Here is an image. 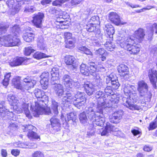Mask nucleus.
<instances>
[{"instance_id": "f257e3e1", "label": "nucleus", "mask_w": 157, "mask_h": 157, "mask_svg": "<svg viewBox=\"0 0 157 157\" xmlns=\"http://www.w3.org/2000/svg\"><path fill=\"white\" fill-rule=\"evenodd\" d=\"M36 97L40 99L38 101L35 102V106L34 109L33 114L35 117H38L39 115L45 114L50 116H56L58 113V105L56 102H52V109L45 108V103H44V98L46 97L45 93L42 90L39 89H35L34 91Z\"/></svg>"}, {"instance_id": "f03ea898", "label": "nucleus", "mask_w": 157, "mask_h": 157, "mask_svg": "<svg viewBox=\"0 0 157 157\" xmlns=\"http://www.w3.org/2000/svg\"><path fill=\"white\" fill-rule=\"evenodd\" d=\"M96 107H89L86 109L87 114L88 115V118L91 121L95 118L94 121H93L96 125L100 126H102L104 125L105 121L104 116L103 113V109H102V112L97 111L98 109ZM99 110V109H98Z\"/></svg>"}, {"instance_id": "7ed1b4c3", "label": "nucleus", "mask_w": 157, "mask_h": 157, "mask_svg": "<svg viewBox=\"0 0 157 157\" xmlns=\"http://www.w3.org/2000/svg\"><path fill=\"white\" fill-rule=\"evenodd\" d=\"M1 23L7 24L8 25V27L6 28V31L4 32H0V45L6 47L20 45V40L17 36H13L11 34L7 35H4L9 27V24L3 22Z\"/></svg>"}, {"instance_id": "20e7f679", "label": "nucleus", "mask_w": 157, "mask_h": 157, "mask_svg": "<svg viewBox=\"0 0 157 157\" xmlns=\"http://www.w3.org/2000/svg\"><path fill=\"white\" fill-rule=\"evenodd\" d=\"M121 46L129 52L131 54L135 55L140 51L139 44H136L135 41L134 37L131 36L128 38L124 44H121Z\"/></svg>"}, {"instance_id": "39448f33", "label": "nucleus", "mask_w": 157, "mask_h": 157, "mask_svg": "<svg viewBox=\"0 0 157 157\" xmlns=\"http://www.w3.org/2000/svg\"><path fill=\"white\" fill-rule=\"evenodd\" d=\"M138 90L140 99H144L147 101L149 102L151 98L152 94L150 91H148V86L147 83L144 81L141 80L138 83Z\"/></svg>"}, {"instance_id": "423d86ee", "label": "nucleus", "mask_w": 157, "mask_h": 157, "mask_svg": "<svg viewBox=\"0 0 157 157\" xmlns=\"http://www.w3.org/2000/svg\"><path fill=\"white\" fill-rule=\"evenodd\" d=\"M104 96V93L101 91H98L95 93V96L96 98H98V103L97 107L98 109H99V110H98V111L102 112V109L105 108L107 107H110L112 106V105L107 106V104H105L104 101L105 98L103 97Z\"/></svg>"}, {"instance_id": "0eeeda50", "label": "nucleus", "mask_w": 157, "mask_h": 157, "mask_svg": "<svg viewBox=\"0 0 157 157\" xmlns=\"http://www.w3.org/2000/svg\"><path fill=\"white\" fill-rule=\"evenodd\" d=\"M44 17V14L43 13L39 12L34 14L32 21L34 25L38 28H40L42 25V22Z\"/></svg>"}, {"instance_id": "6e6552de", "label": "nucleus", "mask_w": 157, "mask_h": 157, "mask_svg": "<svg viewBox=\"0 0 157 157\" xmlns=\"http://www.w3.org/2000/svg\"><path fill=\"white\" fill-rule=\"evenodd\" d=\"M123 111L121 110H117L109 116L110 121L113 123L117 124L119 123L122 118Z\"/></svg>"}, {"instance_id": "1a4fd4ad", "label": "nucleus", "mask_w": 157, "mask_h": 157, "mask_svg": "<svg viewBox=\"0 0 157 157\" xmlns=\"http://www.w3.org/2000/svg\"><path fill=\"white\" fill-rule=\"evenodd\" d=\"M84 87L85 92L89 96L92 95L95 91L98 90L100 89L98 86H94L90 83L85 84Z\"/></svg>"}, {"instance_id": "9d476101", "label": "nucleus", "mask_w": 157, "mask_h": 157, "mask_svg": "<svg viewBox=\"0 0 157 157\" xmlns=\"http://www.w3.org/2000/svg\"><path fill=\"white\" fill-rule=\"evenodd\" d=\"M64 62L67 65H70L71 69L74 70L76 67V60L75 57L72 56L66 55L64 57Z\"/></svg>"}, {"instance_id": "9b49d317", "label": "nucleus", "mask_w": 157, "mask_h": 157, "mask_svg": "<svg viewBox=\"0 0 157 157\" xmlns=\"http://www.w3.org/2000/svg\"><path fill=\"white\" fill-rule=\"evenodd\" d=\"M109 19L116 25H119L121 23L120 16L116 12H110L109 15Z\"/></svg>"}, {"instance_id": "f8f14e48", "label": "nucleus", "mask_w": 157, "mask_h": 157, "mask_svg": "<svg viewBox=\"0 0 157 157\" xmlns=\"http://www.w3.org/2000/svg\"><path fill=\"white\" fill-rule=\"evenodd\" d=\"M77 96L75 97L74 95H72L70 92L67 91L64 95L62 98V101L65 103L67 102L69 103H71L72 102L76 100V98Z\"/></svg>"}, {"instance_id": "ddd939ff", "label": "nucleus", "mask_w": 157, "mask_h": 157, "mask_svg": "<svg viewBox=\"0 0 157 157\" xmlns=\"http://www.w3.org/2000/svg\"><path fill=\"white\" fill-rule=\"evenodd\" d=\"M26 59L22 57H16L14 58L10 63V65L12 66H18L22 65L25 63Z\"/></svg>"}, {"instance_id": "4468645a", "label": "nucleus", "mask_w": 157, "mask_h": 157, "mask_svg": "<svg viewBox=\"0 0 157 157\" xmlns=\"http://www.w3.org/2000/svg\"><path fill=\"white\" fill-rule=\"evenodd\" d=\"M117 69L121 76L124 77L125 76L128 75V68L125 64H121L117 67Z\"/></svg>"}, {"instance_id": "2eb2a0df", "label": "nucleus", "mask_w": 157, "mask_h": 157, "mask_svg": "<svg viewBox=\"0 0 157 157\" xmlns=\"http://www.w3.org/2000/svg\"><path fill=\"white\" fill-rule=\"evenodd\" d=\"M33 128V126L31 125H26L25 127V131L29 130L27 134L28 136L29 137H31L33 139H38L39 138L40 136L37 135L36 133L31 130Z\"/></svg>"}, {"instance_id": "dca6fc26", "label": "nucleus", "mask_w": 157, "mask_h": 157, "mask_svg": "<svg viewBox=\"0 0 157 157\" xmlns=\"http://www.w3.org/2000/svg\"><path fill=\"white\" fill-rule=\"evenodd\" d=\"M66 79H63V82L68 90H70L69 89L71 88L73 86H79V83L77 82H74L72 79H69L66 80Z\"/></svg>"}, {"instance_id": "f3484780", "label": "nucleus", "mask_w": 157, "mask_h": 157, "mask_svg": "<svg viewBox=\"0 0 157 157\" xmlns=\"http://www.w3.org/2000/svg\"><path fill=\"white\" fill-rule=\"evenodd\" d=\"M24 83H23L24 86L23 87H24L25 91V90H28L30 88L33 87L36 83L35 80H31V79H24Z\"/></svg>"}, {"instance_id": "a211bd4d", "label": "nucleus", "mask_w": 157, "mask_h": 157, "mask_svg": "<svg viewBox=\"0 0 157 157\" xmlns=\"http://www.w3.org/2000/svg\"><path fill=\"white\" fill-rule=\"evenodd\" d=\"M50 122L54 129L56 130L57 131L59 130L61 124L58 118L53 117L51 119Z\"/></svg>"}, {"instance_id": "6ab92c4d", "label": "nucleus", "mask_w": 157, "mask_h": 157, "mask_svg": "<svg viewBox=\"0 0 157 157\" xmlns=\"http://www.w3.org/2000/svg\"><path fill=\"white\" fill-rule=\"evenodd\" d=\"M104 29L106 31L109 37L113 40V35L115 32L113 27L109 23L105 25Z\"/></svg>"}, {"instance_id": "aec40b11", "label": "nucleus", "mask_w": 157, "mask_h": 157, "mask_svg": "<svg viewBox=\"0 0 157 157\" xmlns=\"http://www.w3.org/2000/svg\"><path fill=\"white\" fill-rule=\"evenodd\" d=\"M145 35L144 30L141 28L136 31L134 34V37L138 39L140 42L143 40Z\"/></svg>"}, {"instance_id": "412c9836", "label": "nucleus", "mask_w": 157, "mask_h": 157, "mask_svg": "<svg viewBox=\"0 0 157 157\" xmlns=\"http://www.w3.org/2000/svg\"><path fill=\"white\" fill-rule=\"evenodd\" d=\"M97 62L96 63L93 62H89L88 63V67L90 70V75L95 76L96 75L95 71L96 70L97 67Z\"/></svg>"}, {"instance_id": "4be33fe9", "label": "nucleus", "mask_w": 157, "mask_h": 157, "mask_svg": "<svg viewBox=\"0 0 157 157\" xmlns=\"http://www.w3.org/2000/svg\"><path fill=\"white\" fill-rule=\"evenodd\" d=\"M53 88L55 93L58 96H61L63 94L64 91L63 86L61 84H56Z\"/></svg>"}, {"instance_id": "5701e85b", "label": "nucleus", "mask_w": 157, "mask_h": 157, "mask_svg": "<svg viewBox=\"0 0 157 157\" xmlns=\"http://www.w3.org/2000/svg\"><path fill=\"white\" fill-rule=\"evenodd\" d=\"M34 34L31 32H26L23 36L24 40L28 42H32L34 40Z\"/></svg>"}, {"instance_id": "b1692460", "label": "nucleus", "mask_w": 157, "mask_h": 157, "mask_svg": "<svg viewBox=\"0 0 157 157\" xmlns=\"http://www.w3.org/2000/svg\"><path fill=\"white\" fill-rule=\"evenodd\" d=\"M80 71L81 73L84 75L87 76L90 75V70L88 65L86 66L85 64H82L80 66Z\"/></svg>"}, {"instance_id": "393cba45", "label": "nucleus", "mask_w": 157, "mask_h": 157, "mask_svg": "<svg viewBox=\"0 0 157 157\" xmlns=\"http://www.w3.org/2000/svg\"><path fill=\"white\" fill-rule=\"evenodd\" d=\"M9 111V109H6L5 106V102L1 101L0 102V115L2 117H4L6 116L7 112Z\"/></svg>"}, {"instance_id": "a878e982", "label": "nucleus", "mask_w": 157, "mask_h": 157, "mask_svg": "<svg viewBox=\"0 0 157 157\" xmlns=\"http://www.w3.org/2000/svg\"><path fill=\"white\" fill-rule=\"evenodd\" d=\"M123 100L125 101V103H124V105L126 106L127 108H129L130 109H138V107L137 105H134L132 103L129 101V99L127 98H124Z\"/></svg>"}, {"instance_id": "bb28decb", "label": "nucleus", "mask_w": 157, "mask_h": 157, "mask_svg": "<svg viewBox=\"0 0 157 157\" xmlns=\"http://www.w3.org/2000/svg\"><path fill=\"white\" fill-rule=\"evenodd\" d=\"M86 114L87 112H86ZM87 116L86 115V113L85 112H83L81 113L79 115V119L80 122L83 124H86L87 123L88 119L87 118L88 115Z\"/></svg>"}, {"instance_id": "cd10ccee", "label": "nucleus", "mask_w": 157, "mask_h": 157, "mask_svg": "<svg viewBox=\"0 0 157 157\" xmlns=\"http://www.w3.org/2000/svg\"><path fill=\"white\" fill-rule=\"evenodd\" d=\"M12 83L14 87L17 89L20 90L22 92L25 91L24 87L20 84L19 79H12Z\"/></svg>"}, {"instance_id": "c85d7f7f", "label": "nucleus", "mask_w": 157, "mask_h": 157, "mask_svg": "<svg viewBox=\"0 0 157 157\" xmlns=\"http://www.w3.org/2000/svg\"><path fill=\"white\" fill-rule=\"evenodd\" d=\"M77 48L78 50L83 52L86 54L89 55L90 57H92L93 55L92 53L90 51L89 49L86 47L80 46H78Z\"/></svg>"}, {"instance_id": "c756f323", "label": "nucleus", "mask_w": 157, "mask_h": 157, "mask_svg": "<svg viewBox=\"0 0 157 157\" xmlns=\"http://www.w3.org/2000/svg\"><path fill=\"white\" fill-rule=\"evenodd\" d=\"M104 45L105 49L110 51H113L115 48V45L111 41H107Z\"/></svg>"}, {"instance_id": "7c9ffc66", "label": "nucleus", "mask_w": 157, "mask_h": 157, "mask_svg": "<svg viewBox=\"0 0 157 157\" xmlns=\"http://www.w3.org/2000/svg\"><path fill=\"white\" fill-rule=\"evenodd\" d=\"M7 99L10 104L13 105L14 103H17L18 101L17 98L15 97V96L12 94H10L8 95Z\"/></svg>"}, {"instance_id": "2f4dec72", "label": "nucleus", "mask_w": 157, "mask_h": 157, "mask_svg": "<svg viewBox=\"0 0 157 157\" xmlns=\"http://www.w3.org/2000/svg\"><path fill=\"white\" fill-rule=\"evenodd\" d=\"M96 25L92 23H90L87 25L85 27L87 31L90 32H94L97 28L96 27Z\"/></svg>"}, {"instance_id": "473e14b6", "label": "nucleus", "mask_w": 157, "mask_h": 157, "mask_svg": "<svg viewBox=\"0 0 157 157\" xmlns=\"http://www.w3.org/2000/svg\"><path fill=\"white\" fill-rule=\"evenodd\" d=\"M59 69L57 67H53L51 71V78H58L59 76Z\"/></svg>"}, {"instance_id": "72a5a7b5", "label": "nucleus", "mask_w": 157, "mask_h": 157, "mask_svg": "<svg viewBox=\"0 0 157 157\" xmlns=\"http://www.w3.org/2000/svg\"><path fill=\"white\" fill-rule=\"evenodd\" d=\"M24 8V12L25 13H33L36 10L35 8L33 6L29 5H26Z\"/></svg>"}, {"instance_id": "f704fd0d", "label": "nucleus", "mask_w": 157, "mask_h": 157, "mask_svg": "<svg viewBox=\"0 0 157 157\" xmlns=\"http://www.w3.org/2000/svg\"><path fill=\"white\" fill-rule=\"evenodd\" d=\"M67 120L65 119V121L67 122V120L68 121L70 120H72L73 122H75L76 119V116L75 114L72 112L69 113L67 115Z\"/></svg>"}, {"instance_id": "c9c22d12", "label": "nucleus", "mask_w": 157, "mask_h": 157, "mask_svg": "<svg viewBox=\"0 0 157 157\" xmlns=\"http://www.w3.org/2000/svg\"><path fill=\"white\" fill-rule=\"evenodd\" d=\"M34 58L38 59H40L47 57L46 55L44 53L40 52H37L35 53L33 55Z\"/></svg>"}, {"instance_id": "e433bc0d", "label": "nucleus", "mask_w": 157, "mask_h": 157, "mask_svg": "<svg viewBox=\"0 0 157 157\" xmlns=\"http://www.w3.org/2000/svg\"><path fill=\"white\" fill-rule=\"evenodd\" d=\"M11 30L12 33H14L13 36H17V35L20 33V30L18 25H14L11 29Z\"/></svg>"}, {"instance_id": "4c0bfd02", "label": "nucleus", "mask_w": 157, "mask_h": 157, "mask_svg": "<svg viewBox=\"0 0 157 157\" xmlns=\"http://www.w3.org/2000/svg\"><path fill=\"white\" fill-rule=\"evenodd\" d=\"M88 127V130L87 132V135L89 137H90L94 135V129L92 124H89Z\"/></svg>"}, {"instance_id": "58836bf2", "label": "nucleus", "mask_w": 157, "mask_h": 157, "mask_svg": "<svg viewBox=\"0 0 157 157\" xmlns=\"http://www.w3.org/2000/svg\"><path fill=\"white\" fill-rule=\"evenodd\" d=\"M148 76L149 78H157V72L156 71L152 69L149 71Z\"/></svg>"}, {"instance_id": "ea45409f", "label": "nucleus", "mask_w": 157, "mask_h": 157, "mask_svg": "<svg viewBox=\"0 0 157 157\" xmlns=\"http://www.w3.org/2000/svg\"><path fill=\"white\" fill-rule=\"evenodd\" d=\"M40 82L43 89H47L48 84V79H40Z\"/></svg>"}, {"instance_id": "a19ab883", "label": "nucleus", "mask_w": 157, "mask_h": 157, "mask_svg": "<svg viewBox=\"0 0 157 157\" xmlns=\"http://www.w3.org/2000/svg\"><path fill=\"white\" fill-rule=\"evenodd\" d=\"M99 17L97 16L92 17L90 19V22L93 24L97 25L99 24Z\"/></svg>"}, {"instance_id": "79ce46f5", "label": "nucleus", "mask_w": 157, "mask_h": 157, "mask_svg": "<svg viewBox=\"0 0 157 157\" xmlns=\"http://www.w3.org/2000/svg\"><path fill=\"white\" fill-rule=\"evenodd\" d=\"M21 5H22V4H21L20 3H18L17 5H15L14 4L13 5V8H11L13 10L12 11L13 14H15L18 12L19 10L20 9V7Z\"/></svg>"}, {"instance_id": "37998d69", "label": "nucleus", "mask_w": 157, "mask_h": 157, "mask_svg": "<svg viewBox=\"0 0 157 157\" xmlns=\"http://www.w3.org/2000/svg\"><path fill=\"white\" fill-rule=\"evenodd\" d=\"M106 52V51L104 49L99 48L95 51L94 53L96 55L100 56L102 55L105 56V53Z\"/></svg>"}, {"instance_id": "c03bdc74", "label": "nucleus", "mask_w": 157, "mask_h": 157, "mask_svg": "<svg viewBox=\"0 0 157 157\" xmlns=\"http://www.w3.org/2000/svg\"><path fill=\"white\" fill-rule=\"evenodd\" d=\"M66 0H56L52 2L53 6H61L62 3H64Z\"/></svg>"}, {"instance_id": "a18cd8bd", "label": "nucleus", "mask_w": 157, "mask_h": 157, "mask_svg": "<svg viewBox=\"0 0 157 157\" xmlns=\"http://www.w3.org/2000/svg\"><path fill=\"white\" fill-rule=\"evenodd\" d=\"M34 51V50L31 47L25 48V54L26 56H29Z\"/></svg>"}, {"instance_id": "49530a36", "label": "nucleus", "mask_w": 157, "mask_h": 157, "mask_svg": "<svg viewBox=\"0 0 157 157\" xmlns=\"http://www.w3.org/2000/svg\"><path fill=\"white\" fill-rule=\"evenodd\" d=\"M18 125L16 123L11 122L8 128L11 131H14L16 129Z\"/></svg>"}, {"instance_id": "de8ad7c7", "label": "nucleus", "mask_w": 157, "mask_h": 157, "mask_svg": "<svg viewBox=\"0 0 157 157\" xmlns=\"http://www.w3.org/2000/svg\"><path fill=\"white\" fill-rule=\"evenodd\" d=\"M85 103V101L83 100L81 101H79L76 103H74V105L78 108L80 109L83 106Z\"/></svg>"}, {"instance_id": "09e8293b", "label": "nucleus", "mask_w": 157, "mask_h": 157, "mask_svg": "<svg viewBox=\"0 0 157 157\" xmlns=\"http://www.w3.org/2000/svg\"><path fill=\"white\" fill-rule=\"evenodd\" d=\"M32 156L33 157H44V154L40 151H36L33 154Z\"/></svg>"}, {"instance_id": "8fccbe9b", "label": "nucleus", "mask_w": 157, "mask_h": 157, "mask_svg": "<svg viewBox=\"0 0 157 157\" xmlns=\"http://www.w3.org/2000/svg\"><path fill=\"white\" fill-rule=\"evenodd\" d=\"M94 33L96 36L99 38L100 40L102 39V34L101 32L100 29L97 28L96 30L94 32Z\"/></svg>"}, {"instance_id": "3c124183", "label": "nucleus", "mask_w": 157, "mask_h": 157, "mask_svg": "<svg viewBox=\"0 0 157 157\" xmlns=\"http://www.w3.org/2000/svg\"><path fill=\"white\" fill-rule=\"evenodd\" d=\"M106 126L105 127V129L103 130L101 133V136L108 135L109 133L110 132L109 130V127H108V125L107 123L106 124Z\"/></svg>"}, {"instance_id": "603ef678", "label": "nucleus", "mask_w": 157, "mask_h": 157, "mask_svg": "<svg viewBox=\"0 0 157 157\" xmlns=\"http://www.w3.org/2000/svg\"><path fill=\"white\" fill-rule=\"evenodd\" d=\"M8 27V25L4 23H0V32H4L6 31V29Z\"/></svg>"}, {"instance_id": "864d4df0", "label": "nucleus", "mask_w": 157, "mask_h": 157, "mask_svg": "<svg viewBox=\"0 0 157 157\" xmlns=\"http://www.w3.org/2000/svg\"><path fill=\"white\" fill-rule=\"evenodd\" d=\"M64 37L65 40L71 39V38H73L72 37V33L69 32H66L64 33Z\"/></svg>"}, {"instance_id": "5fc2aeb1", "label": "nucleus", "mask_w": 157, "mask_h": 157, "mask_svg": "<svg viewBox=\"0 0 157 157\" xmlns=\"http://www.w3.org/2000/svg\"><path fill=\"white\" fill-rule=\"evenodd\" d=\"M105 92L108 95L113 94V92L110 87H107L105 89Z\"/></svg>"}, {"instance_id": "6e6d98bb", "label": "nucleus", "mask_w": 157, "mask_h": 157, "mask_svg": "<svg viewBox=\"0 0 157 157\" xmlns=\"http://www.w3.org/2000/svg\"><path fill=\"white\" fill-rule=\"evenodd\" d=\"M48 11L51 14L58 13V11L55 7H50L47 9Z\"/></svg>"}, {"instance_id": "4d7b16f0", "label": "nucleus", "mask_w": 157, "mask_h": 157, "mask_svg": "<svg viewBox=\"0 0 157 157\" xmlns=\"http://www.w3.org/2000/svg\"><path fill=\"white\" fill-rule=\"evenodd\" d=\"M110 79L111 80V83L112 85L114 86H115L114 87H115L116 88H118L120 85L119 82H117V81H118V79H117V80L115 79L114 80H112V79Z\"/></svg>"}, {"instance_id": "13d9d810", "label": "nucleus", "mask_w": 157, "mask_h": 157, "mask_svg": "<svg viewBox=\"0 0 157 157\" xmlns=\"http://www.w3.org/2000/svg\"><path fill=\"white\" fill-rule=\"evenodd\" d=\"M83 1V0H71V4L72 6L76 5L82 2Z\"/></svg>"}, {"instance_id": "bf43d9fd", "label": "nucleus", "mask_w": 157, "mask_h": 157, "mask_svg": "<svg viewBox=\"0 0 157 157\" xmlns=\"http://www.w3.org/2000/svg\"><path fill=\"white\" fill-rule=\"evenodd\" d=\"M108 127H109V129L110 132L111 131H117L118 130V129L116 128L115 126L112 125L111 124L109 123H107Z\"/></svg>"}, {"instance_id": "052dcab7", "label": "nucleus", "mask_w": 157, "mask_h": 157, "mask_svg": "<svg viewBox=\"0 0 157 157\" xmlns=\"http://www.w3.org/2000/svg\"><path fill=\"white\" fill-rule=\"evenodd\" d=\"M151 31L152 33L155 31V33L157 34V24L155 23L151 26Z\"/></svg>"}, {"instance_id": "680f3d73", "label": "nucleus", "mask_w": 157, "mask_h": 157, "mask_svg": "<svg viewBox=\"0 0 157 157\" xmlns=\"http://www.w3.org/2000/svg\"><path fill=\"white\" fill-rule=\"evenodd\" d=\"M93 45L96 47H100L103 45L102 42H99L98 40H94L92 42Z\"/></svg>"}, {"instance_id": "e2e57ef3", "label": "nucleus", "mask_w": 157, "mask_h": 157, "mask_svg": "<svg viewBox=\"0 0 157 157\" xmlns=\"http://www.w3.org/2000/svg\"><path fill=\"white\" fill-rule=\"evenodd\" d=\"M41 78H49L50 76L48 72H44L40 76Z\"/></svg>"}, {"instance_id": "0e129e2a", "label": "nucleus", "mask_w": 157, "mask_h": 157, "mask_svg": "<svg viewBox=\"0 0 157 157\" xmlns=\"http://www.w3.org/2000/svg\"><path fill=\"white\" fill-rule=\"evenodd\" d=\"M6 4L10 9L13 8L14 5V1L13 0H8L6 2Z\"/></svg>"}, {"instance_id": "69168bd1", "label": "nucleus", "mask_w": 157, "mask_h": 157, "mask_svg": "<svg viewBox=\"0 0 157 157\" xmlns=\"http://www.w3.org/2000/svg\"><path fill=\"white\" fill-rule=\"evenodd\" d=\"M150 81L153 87L156 89L157 87V79H150Z\"/></svg>"}, {"instance_id": "338daca9", "label": "nucleus", "mask_w": 157, "mask_h": 157, "mask_svg": "<svg viewBox=\"0 0 157 157\" xmlns=\"http://www.w3.org/2000/svg\"><path fill=\"white\" fill-rule=\"evenodd\" d=\"M24 112L27 117L29 119H31L32 118V116L31 115L28 109H26L25 110Z\"/></svg>"}, {"instance_id": "774afa93", "label": "nucleus", "mask_w": 157, "mask_h": 157, "mask_svg": "<svg viewBox=\"0 0 157 157\" xmlns=\"http://www.w3.org/2000/svg\"><path fill=\"white\" fill-rule=\"evenodd\" d=\"M156 127H157V125L153 122L150 123L148 129L149 130H153Z\"/></svg>"}]
</instances>
